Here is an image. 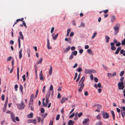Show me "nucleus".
<instances>
[{
	"mask_svg": "<svg viewBox=\"0 0 125 125\" xmlns=\"http://www.w3.org/2000/svg\"><path fill=\"white\" fill-rule=\"evenodd\" d=\"M61 97V96L60 95V93H58L57 96V98H60Z\"/></svg>",
	"mask_w": 125,
	"mask_h": 125,
	"instance_id": "obj_57",
	"label": "nucleus"
},
{
	"mask_svg": "<svg viewBox=\"0 0 125 125\" xmlns=\"http://www.w3.org/2000/svg\"><path fill=\"white\" fill-rule=\"evenodd\" d=\"M80 74H81V73H80L78 75V77L77 79L76 80V82H78L79 81L80 79Z\"/></svg>",
	"mask_w": 125,
	"mask_h": 125,
	"instance_id": "obj_36",
	"label": "nucleus"
},
{
	"mask_svg": "<svg viewBox=\"0 0 125 125\" xmlns=\"http://www.w3.org/2000/svg\"><path fill=\"white\" fill-rule=\"evenodd\" d=\"M46 86H44L43 87L42 89V92L43 93H44L45 91V89Z\"/></svg>",
	"mask_w": 125,
	"mask_h": 125,
	"instance_id": "obj_56",
	"label": "nucleus"
},
{
	"mask_svg": "<svg viewBox=\"0 0 125 125\" xmlns=\"http://www.w3.org/2000/svg\"><path fill=\"white\" fill-rule=\"evenodd\" d=\"M45 110L44 108H41V112L42 113H43L44 112Z\"/></svg>",
	"mask_w": 125,
	"mask_h": 125,
	"instance_id": "obj_47",
	"label": "nucleus"
},
{
	"mask_svg": "<svg viewBox=\"0 0 125 125\" xmlns=\"http://www.w3.org/2000/svg\"><path fill=\"white\" fill-rule=\"evenodd\" d=\"M87 52L89 54L93 55V53L92 50L90 49H88L87 50Z\"/></svg>",
	"mask_w": 125,
	"mask_h": 125,
	"instance_id": "obj_21",
	"label": "nucleus"
},
{
	"mask_svg": "<svg viewBox=\"0 0 125 125\" xmlns=\"http://www.w3.org/2000/svg\"><path fill=\"white\" fill-rule=\"evenodd\" d=\"M33 113L31 112L27 115V117L28 118H32L33 117Z\"/></svg>",
	"mask_w": 125,
	"mask_h": 125,
	"instance_id": "obj_18",
	"label": "nucleus"
},
{
	"mask_svg": "<svg viewBox=\"0 0 125 125\" xmlns=\"http://www.w3.org/2000/svg\"><path fill=\"white\" fill-rule=\"evenodd\" d=\"M97 34V33L96 32H94L93 36L92 37V39H93L96 36Z\"/></svg>",
	"mask_w": 125,
	"mask_h": 125,
	"instance_id": "obj_37",
	"label": "nucleus"
},
{
	"mask_svg": "<svg viewBox=\"0 0 125 125\" xmlns=\"http://www.w3.org/2000/svg\"><path fill=\"white\" fill-rule=\"evenodd\" d=\"M39 77L40 80L42 81H43V79H45V78L43 77V74L42 71L40 72L39 74Z\"/></svg>",
	"mask_w": 125,
	"mask_h": 125,
	"instance_id": "obj_9",
	"label": "nucleus"
},
{
	"mask_svg": "<svg viewBox=\"0 0 125 125\" xmlns=\"http://www.w3.org/2000/svg\"><path fill=\"white\" fill-rule=\"evenodd\" d=\"M10 117L12 121L13 122H16V121L14 118V115L12 113H11V114Z\"/></svg>",
	"mask_w": 125,
	"mask_h": 125,
	"instance_id": "obj_10",
	"label": "nucleus"
},
{
	"mask_svg": "<svg viewBox=\"0 0 125 125\" xmlns=\"http://www.w3.org/2000/svg\"><path fill=\"white\" fill-rule=\"evenodd\" d=\"M97 86L99 88H101V86L100 83H99L97 85Z\"/></svg>",
	"mask_w": 125,
	"mask_h": 125,
	"instance_id": "obj_63",
	"label": "nucleus"
},
{
	"mask_svg": "<svg viewBox=\"0 0 125 125\" xmlns=\"http://www.w3.org/2000/svg\"><path fill=\"white\" fill-rule=\"evenodd\" d=\"M105 39L106 40V43H108L109 41V40L110 39L109 37L107 36H105Z\"/></svg>",
	"mask_w": 125,
	"mask_h": 125,
	"instance_id": "obj_23",
	"label": "nucleus"
},
{
	"mask_svg": "<svg viewBox=\"0 0 125 125\" xmlns=\"http://www.w3.org/2000/svg\"><path fill=\"white\" fill-rule=\"evenodd\" d=\"M111 49L112 50L114 51L116 50V48L114 46H111Z\"/></svg>",
	"mask_w": 125,
	"mask_h": 125,
	"instance_id": "obj_41",
	"label": "nucleus"
},
{
	"mask_svg": "<svg viewBox=\"0 0 125 125\" xmlns=\"http://www.w3.org/2000/svg\"><path fill=\"white\" fill-rule=\"evenodd\" d=\"M47 48L48 49L50 50L52 49V47L50 46V43L49 40L48 38L47 40Z\"/></svg>",
	"mask_w": 125,
	"mask_h": 125,
	"instance_id": "obj_11",
	"label": "nucleus"
},
{
	"mask_svg": "<svg viewBox=\"0 0 125 125\" xmlns=\"http://www.w3.org/2000/svg\"><path fill=\"white\" fill-rule=\"evenodd\" d=\"M51 91L49 90L47 93L46 95V98L49 99L50 94Z\"/></svg>",
	"mask_w": 125,
	"mask_h": 125,
	"instance_id": "obj_13",
	"label": "nucleus"
},
{
	"mask_svg": "<svg viewBox=\"0 0 125 125\" xmlns=\"http://www.w3.org/2000/svg\"><path fill=\"white\" fill-rule=\"evenodd\" d=\"M53 120H51L50 121L49 125H53Z\"/></svg>",
	"mask_w": 125,
	"mask_h": 125,
	"instance_id": "obj_40",
	"label": "nucleus"
},
{
	"mask_svg": "<svg viewBox=\"0 0 125 125\" xmlns=\"http://www.w3.org/2000/svg\"><path fill=\"white\" fill-rule=\"evenodd\" d=\"M42 61V58H41L38 61L37 64H40L41 63Z\"/></svg>",
	"mask_w": 125,
	"mask_h": 125,
	"instance_id": "obj_31",
	"label": "nucleus"
},
{
	"mask_svg": "<svg viewBox=\"0 0 125 125\" xmlns=\"http://www.w3.org/2000/svg\"><path fill=\"white\" fill-rule=\"evenodd\" d=\"M90 72H91V73H94L96 72L95 70H90Z\"/></svg>",
	"mask_w": 125,
	"mask_h": 125,
	"instance_id": "obj_51",
	"label": "nucleus"
},
{
	"mask_svg": "<svg viewBox=\"0 0 125 125\" xmlns=\"http://www.w3.org/2000/svg\"><path fill=\"white\" fill-rule=\"evenodd\" d=\"M22 50L21 49L19 52V58L20 59H21L22 57Z\"/></svg>",
	"mask_w": 125,
	"mask_h": 125,
	"instance_id": "obj_20",
	"label": "nucleus"
},
{
	"mask_svg": "<svg viewBox=\"0 0 125 125\" xmlns=\"http://www.w3.org/2000/svg\"><path fill=\"white\" fill-rule=\"evenodd\" d=\"M58 33H57L56 35H55L53 37V39L54 40H55L57 38L58 35Z\"/></svg>",
	"mask_w": 125,
	"mask_h": 125,
	"instance_id": "obj_26",
	"label": "nucleus"
},
{
	"mask_svg": "<svg viewBox=\"0 0 125 125\" xmlns=\"http://www.w3.org/2000/svg\"><path fill=\"white\" fill-rule=\"evenodd\" d=\"M47 113H45L44 115H42V116L43 118H44L47 115Z\"/></svg>",
	"mask_w": 125,
	"mask_h": 125,
	"instance_id": "obj_52",
	"label": "nucleus"
},
{
	"mask_svg": "<svg viewBox=\"0 0 125 125\" xmlns=\"http://www.w3.org/2000/svg\"><path fill=\"white\" fill-rule=\"evenodd\" d=\"M71 31V30L70 29H68L67 31V34L66 35V36H68L69 33Z\"/></svg>",
	"mask_w": 125,
	"mask_h": 125,
	"instance_id": "obj_29",
	"label": "nucleus"
},
{
	"mask_svg": "<svg viewBox=\"0 0 125 125\" xmlns=\"http://www.w3.org/2000/svg\"><path fill=\"white\" fill-rule=\"evenodd\" d=\"M19 34L20 35V36L19 37H20V38L22 40H23L24 38L21 32L20 31L19 32Z\"/></svg>",
	"mask_w": 125,
	"mask_h": 125,
	"instance_id": "obj_17",
	"label": "nucleus"
},
{
	"mask_svg": "<svg viewBox=\"0 0 125 125\" xmlns=\"http://www.w3.org/2000/svg\"><path fill=\"white\" fill-rule=\"evenodd\" d=\"M124 72L123 71H122L120 73V76H122L124 74Z\"/></svg>",
	"mask_w": 125,
	"mask_h": 125,
	"instance_id": "obj_34",
	"label": "nucleus"
},
{
	"mask_svg": "<svg viewBox=\"0 0 125 125\" xmlns=\"http://www.w3.org/2000/svg\"><path fill=\"white\" fill-rule=\"evenodd\" d=\"M74 122V121H72L71 120H70L68 123V125H73Z\"/></svg>",
	"mask_w": 125,
	"mask_h": 125,
	"instance_id": "obj_16",
	"label": "nucleus"
},
{
	"mask_svg": "<svg viewBox=\"0 0 125 125\" xmlns=\"http://www.w3.org/2000/svg\"><path fill=\"white\" fill-rule=\"evenodd\" d=\"M103 118L104 119H107L109 117V115L106 112L104 113L103 114Z\"/></svg>",
	"mask_w": 125,
	"mask_h": 125,
	"instance_id": "obj_8",
	"label": "nucleus"
},
{
	"mask_svg": "<svg viewBox=\"0 0 125 125\" xmlns=\"http://www.w3.org/2000/svg\"><path fill=\"white\" fill-rule=\"evenodd\" d=\"M18 85L17 84H16L14 86V88L15 91H17V88H18Z\"/></svg>",
	"mask_w": 125,
	"mask_h": 125,
	"instance_id": "obj_38",
	"label": "nucleus"
},
{
	"mask_svg": "<svg viewBox=\"0 0 125 125\" xmlns=\"http://www.w3.org/2000/svg\"><path fill=\"white\" fill-rule=\"evenodd\" d=\"M94 81L96 83H97L98 82V79L96 77H95L94 78Z\"/></svg>",
	"mask_w": 125,
	"mask_h": 125,
	"instance_id": "obj_64",
	"label": "nucleus"
},
{
	"mask_svg": "<svg viewBox=\"0 0 125 125\" xmlns=\"http://www.w3.org/2000/svg\"><path fill=\"white\" fill-rule=\"evenodd\" d=\"M71 23L74 26H76V25L75 21L74 20H73L72 21Z\"/></svg>",
	"mask_w": 125,
	"mask_h": 125,
	"instance_id": "obj_32",
	"label": "nucleus"
},
{
	"mask_svg": "<svg viewBox=\"0 0 125 125\" xmlns=\"http://www.w3.org/2000/svg\"><path fill=\"white\" fill-rule=\"evenodd\" d=\"M27 122L29 123H32L34 124H36V120L35 119H30L27 121Z\"/></svg>",
	"mask_w": 125,
	"mask_h": 125,
	"instance_id": "obj_6",
	"label": "nucleus"
},
{
	"mask_svg": "<svg viewBox=\"0 0 125 125\" xmlns=\"http://www.w3.org/2000/svg\"><path fill=\"white\" fill-rule=\"evenodd\" d=\"M95 125H102V123L101 121H99L96 122Z\"/></svg>",
	"mask_w": 125,
	"mask_h": 125,
	"instance_id": "obj_35",
	"label": "nucleus"
},
{
	"mask_svg": "<svg viewBox=\"0 0 125 125\" xmlns=\"http://www.w3.org/2000/svg\"><path fill=\"white\" fill-rule=\"evenodd\" d=\"M53 86L52 85H51L50 88V89L49 90H50V91H52L53 90Z\"/></svg>",
	"mask_w": 125,
	"mask_h": 125,
	"instance_id": "obj_44",
	"label": "nucleus"
},
{
	"mask_svg": "<svg viewBox=\"0 0 125 125\" xmlns=\"http://www.w3.org/2000/svg\"><path fill=\"white\" fill-rule=\"evenodd\" d=\"M85 25V24L84 23L82 22L81 23L80 25L79 26V27H81L84 26Z\"/></svg>",
	"mask_w": 125,
	"mask_h": 125,
	"instance_id": "obj_39",
	"label": "nucleus"
},
{
	"mask_svg": "<svg viewBox=\"0 0 125 125\" xmlns=\"http://www.w3.org/2000/svg\"><path fill=\"white\" fill-rule=\"evenodd\" d=\"M74 34V33L73 32H71L70 34V36L71 37H72L73 36Z\"/></svg>",
	"mask_w": 125,
	"mask_h": 125,
	"instance_id": "obj_55",
	"label": "nucleus"
},
{
	"mask_svg": "<svg viewBox=\"0 0 125 125\" xmlns=\"http://www.w3.org/2000/svg\"><path fill=\"white\" fill-rule=\"evenodd\" d=\"M107 76L110 78H111L112 77V74L111 73H107Z\"/></svg>",
	"mask_w": 125,
	"mask_h": 125,
	"instance_id": "obj_43",
	"label": "nucleus"
},
{
	"mask_svg": "<svg viewBox=\"0 0 125 125\" xmlns=\"http://www.w3.org/2000/svg\"><path fill=\"white\" fill-rule=\"evenodd\" d=\"M64 40L66 41H68L70 43H71V39L70 38H65Z\"/></svg>",
	"mask_w": 125,
	"mask_h": 125,
	"instance_id": "obj_19",
	"label": "nucleus"
},
{
	"mask_svg": "<svg viewBox=\"0 0 125 125\" xmlns=\"http://www.w3.org/2000/svg\"><path fill=\"white\" fill-rule=\"evenodd\" d=\"M12 57L11 56H10L8 57L7 59V61H10L11 60Z\"/></svg>",
	"mask_w": 125,
	"mask_h": 125,
	"instance_id": "obj_61",
	"label": "nucleus"
},
{
	"mask_svg": "<svg viewBox=\"0 0 125 125\" xmlns=\"http://www.w3.org/2000/svg\"><path fill=\"white\" fill-rule=\"evenodd\" d=\"M83 52V50L82 49H80L79 51V52L80 54L82 53Z\"/></svg>",
	"mask_w": 125,
	"mask_h": 125,
	"instance_id": "obj_59",
	"label": "nucleus"
},
{
	"mask_svg": "<svg viewBox=\"0 0 125 125\" xmlns=\"http://www.w3.org/2000/svg\"><path fill=\"white\" fill-rule=\"evenodd\" d=\"M19 89L20 90H21V91L22 92V93L23 87L22 85H20Z\"/></svg>",
	"mask_w": 125,
	"mask_h": 125,
	"instance_id": "obj_33",
	"label": "nucleus"
},
{
	"mask_svg": "<svg viewBox=\"0 0 125 125\" xmlns=\"http://www.w3.org/2000/svg\"><path fill=\"white\" fill-rule=\"evenodd\" d=\"M111 112L112 114V115L113 117V118L114 120L115 119V115L114 114V111L113 110L111 111Z\"/></svg>",
	"mask_w": 125,
	"mask_h": 125,
	"instance_id": "obj_24",
	"label": "nucleus"
},
{
	"mask_svg": "<svg viewBox=\"0 0 125 125\" xmlns=\"http://www.w3.org/2000/svg\"><path fill=\"white\" fill-rule=\"evenodd\" d=\"M70 49V47L69 46H68L67 48H66L65 49H64L63 50H64V53H67Z\"/></svg>",
	"mask_w": 125,
	"mask_h": 125,
	"instance_id": "obj_14",
	"label": "nucleus"
},
{
	"mask_svg": "<svg viewBox=\"0 0 125 125\" xmlns=\"http://www.w3.org/2000/svg\"><path fill=\"white\" fill-rule=\"evenodd\" d=\"M1 99L2 101H4V100L5 96L4 94H3L1 96Z\"/></svg>",
	"mask_w": 125,
	"mask_h": 125,
	"instance_id": "obj_53",
	"label": "nucleus"
},
{
	"mask_svg": "<svg viewBox=\"0 0 125 125\" xmlns=\"http://www.w3.org/2000/svg\"><path fill=\"white\" fill-rule=\"evenodd\" d=\"M116 17L114 16H112L111 17V22L112 23L114 22L115 20Z\"/></svg>",
	"mask_w": 125,
	"mask_h": 125,
	"instance_id": "obj_12",
	"label": "nucleus"
},
{
	"mask_svg": "<svg viewBox=\"0 0 125 125\" xmlns=\"http://www.w3.org/2000/svg\"><path fill=\"white\" fill-rule=\"evenodd\" d=\"M96 117L97 119L99 120L101 118L100 115L99 114L98 115L96 116Z\"/></svg>",
	"mask_w": 125,
	"mask_h": 125,
	"instance_id": "obj_48",
	"label": "nucleus"
},
{
	"mask_svg": "<svg viewBox=\"0 0 125 125\" xmlns=\"http://www.w3.org/2000/svg\"><path fill=\"white\" fill-rule=\"evenodd\" d=\"M82 71V68L81 67L77 69V71L79 72H81Z\"/></svg>",
	"mask_w": 125,
	"mask_h": 125,
	"instance_id": "obj_46",
	"label": "nucleus"
},
{
	"mask_svg": "<svg viewBox=\"0 0 125 125\" xmlns=\"http://www.w3.org/2000/svg\"><path fill=\"white\" fill-rule=\"evenodd\" d=\"M18 41L19 43V48H21V41L19 37H18Z\"/></svg>",
	"mask_w": 125,
	"mask_h": 125,
	"instance_id": "obj_27",
	"label": "nucleus"
},
{
	"mask_svg": "<svg viewBox=\"0 0 125 125\" xmlns=\"http://www.w3.org/2000/svg\"><path fill=\"white\" fill-rule=\"evenodd\" d=\"M60 117V115L59 114L58 115L56 116V120H59Z\"/></svg>",
	"mask_w": 125,
	"mask_h": 125,
	"instance_id": "obj_45",
	"label": "nucleus"
},
{
	"mask_svg": "<svg viewBox=\"0 0 125 125\" xmlns=\"http://www.w3.org/2000/svg\"><path fill=\"white\" fill-rule=\"evenodd\" d=\"M74 115V113H73L71 115L69 116L70 117L72 118L73 117Z\"/></svg>",
	"mask_w": 125,
	"mask_h": 125,
	"instance_id": "obj_62",
	"label": "nucleus"
},
{
	"mask_svg": "<svg viewBox=\"0 0 125 125\" xmlns=\"http://www.w3.org/2000/svg\"><path fill=\"white\" fill-rule=\"evenodd\" d=\"M121 44L122 45H125V41L123 40L121 41Z\"/></svg>",
	"mask_w": 125,
	"mask_h": 125,
	"instance_id": "obj_42",
	"label": "nucleus"
},
{
	"mask_svg": "<svg viewBox=\"0 0 125 125\" xmlns=\"http://www.w3.org/2000/svg\"><path fill=\"white\" fill-rule=\"evenodd\" d=\"M49 102V99L46 98V105H47Z\"/></svg>",
	"mask_w": 125,
	"mask_h": 125,
	"instance_id": "obj_49",
	"label": "nucleus"
},
{
	"mask_svg": "<svg viewBox=\"0 0 125 125\" xmlns=\"http://www.w3.org/2000/svg\"><path fill=\"white\" fill-rule=\"evenodd\" d=\"M83 113L82 112H81L80 113H79L78 115V117H81Z\"/></svg>",
	"mask_w": 125,
	"mask_h": 125,
	"instance_id": "obj_50",
	"label": "nucleus"
},
{
	"mask_svg": "<svg viewBox=\"0 0 125 125\" xmlns=\"http://www.w3.org/2000/svg\"><path fill=\"white\" fill-rule=\"evenodd\" d=\"M25 75H23L22 77V78L23 79V81H24L26 80V78L25 77Z\"/></svg>",
	"mask_w": 125,
	"mask_h": 125,
	"instance_id": "obj_58",
	"label": "nucleus"
},
{
	"mask_svg": "<svg viewBox=\"0 0 125 125\" xmlns=\"http://www.w3.org/2000/svg\"><path fill=\"white\" fill-rule=\"evenodd\" d=\"M52 66H50V69L49 71V74L50 75L52 74Z\"/></svg>",
	"mask_w": 125,
	"mask_h": 125,
	"instance_id": "obj_22",
	"label": "nucleus"
},
{
	"mask_svg": "<svg viewBox=\"0 0 125 125\" xmlns=\"http://www.w3.org/2000/svg\"><path fill=\"white\" fill-rule=\"evenodd\" d=\"M120 27L119 24H116L115 26L114 27L113 29L115 31V35H116L119 32V30Z\"/></svg>",
	"mask_w": 125,
	"mask_h": 125,
	"instance_id": "obj_3",
	"label": "nucleus"
},
{
	"mask_svg": "<svg viewBox=\"0 0 125 125\" xmlns=\"http://www.w3.org/2000/svg\"><path fill=\"white\" fill-rule=\"evenodd\" d=\"M78 64L77 63H76L73 66V68H75L77 66Z\"/></svg>",
	"mask_w": 125,
	"mask_h": 125,
	"instance_id": "obj_60",
	"label": "nucleus"
},
{
	"mask_svg": "<svg viewBox=\"0 0 125 125\" xmlns=\"http://www.w3.org/2000/svg\"><path fill=\"white\" fill-rule=\"evenodd\" d=\"M34 96V94H32L31 97L30 99V101L29 103V106H30L31 104L32 105L33 104V99H32V98H33Z\"/></svg>",
	"mask_w": 125,
	"mask_h": 125,
	"instance_id": "obj_7",
	"label": "nucleus"
},
{
	"mask_svg": "<svg viewBox=\"0 0 125 125\" xmlns=\"http://www.w3.org/2000/svg\"><path fill=\"white\" fill-rule=\"evenodd\" d=\"M77 75H78L77 73H75V77L74 78V80H75L76 79V78L77 77Z\"/></svg>",
	"mask_w": 125,
	"mask_h": 125,
	"instance_id": "obj_54",
	"label": "nucleus"
},
{
	"mask_svg": "<svg viewBox=\"0 0 125 125\" xmlns=\"http://www.w3.org/2000/svg\"><path fill=\"white\" fill-rule=\"evenodd\" d=\"M85 78L84 76H83L81 79L78 84L79 86H80L78 90V91L79 92L82 91L83 88L84 86V85L83 83L84 81L85 80Z\"/></svg>",
	"mask_w": 125,
	"mask_h": 125,
	"instance_id": "obj_1",
	"label": "nucleus"
},
{
	"mask_svg": "<svg viewBox=\"0 0 125 125\" xmlns=\"http://www.w3.org/2000/svg\"><path fill=\"white\" fill-rule=\"evenodd\" d=\"M89 121V119L88 118L84 119L82 122L83 124H85L87 123Z\"/></svg>",
	"mask_w": 125,
	"mask_h": 125,
	"instance_id": "obj_15",
	"label": "nucleus"
},
{
	"mask_svg": "<svg viewBox=\"0 0 125 125\" xmlns=\"http://www.w3.org/2000/svg\"><path fill=\"white\" fill-rule=\"evenodd\" d=\"M65 97H63L60 100L61 103H63L65 101Z\"/></svg>",
	"mask_w": 125,
	"mask_h": 125,
	"instance_id": "obj_28",
	"label": "nucleus"
},
{
	"mask_svg": "<svg viewBox=\"0 0 125 125\" xmlns=\"http://www.w3.org/2000/svg\"><path fill=\"white\" fill-rule=\"evenodd\" d=\"M77 53V51H73L72 52L71 54L69 57V59L70 60H71L73 58L74 55L76 56Z\"/></svg>",
	"mask_w": 125,
	"mask_h": 125,
	"instance_id": "obj_5",
	"label": "nucleus"
},
{
	"mask_svg": "<svg viewBox=\"0 0 125 125\" xmlns=\"http://www.w3.org/2000/svg\"><path fill=\"white\" fill-rule=\"evenodd\" d=\"M16 105L17 106L18 108L20 110H22L25 106L23 103V101H21V104H16Z\"/></svg>",
	"mask_w": 125,
	"mask_h": 125,
	"instance_id": "obj_2",
	"label": "nucleus"
},
{
	"mask_svg": "<svg viewBox=\"0 0 125 125\" xmlns=\"http://www.w3.org/2000/svg\"><path fill=\"white\" fill-rule=\"evenodd\" d=\"M95 106L97 107V108L99 109H100L101 108V105L100 104H97L95 105Z\"/></svg>",
	"mask_w": 125,
	"mask_h": 125,
	"instance_id": "obj_30",
	"label": "nucleus"
},
{
	"mask_svg": "<svg viewBox=\"0 0 125 125\" xmlns=\"http://www.w3.org/2000/svg\"><path fill=\"white\" fill-rule=\"evenodd\" d=\"M117 85L119 90H123L125 87L124 85V83L122 82L118 83Z\"/></svg>",
	"mask_w": 125,
	"mask_h": 125,
	"instance_id": "obj_4",
	"label": "nucleus"
},
{
	"mask_svg": "<svg viewBox=\"0 0 125 125\" xmlns=\"http://www.w3.org/2000/svg\"><path fill=\"white\" fill-rule=\"evenodd\" d=\"M84 72L85 73H91L90 70L86 69L85 70Z\"/></svg>",
	"mask_w": 125,
	"mask_h": 125,
	"instance_id": "obj_25",
	"label": "nucleus"
}]
</instances>
